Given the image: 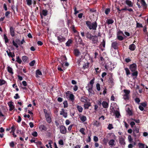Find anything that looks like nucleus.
Returning a JSON list of instances; mask_svg holds the SVG:
<instances>
[{
  "mask_svg": "<svg viewBox=\"0 0 148 148\" xmlns=\"http://www.w3.org/2000/svg\"><path fill=\"white\" fill-rule=\"evenodd\" d=\"M139 132V130L138 128L136 127L134 130V133H138Z\"/></svg>",
  "mask_w": 148,
  "mask_h": 148,
  "instance_id": "44",
  "label": "nucleus"
},
{
  "mask_svg": "<svg viewBox=\"0 0 148 148\" xmlns=\"http://www.w3.org/2000/svg\"><path fill=\"white\" fill-rule=\"evenodd\" d=\"M22 59L23 60L24 62H26L27 60H28V58L25 56H23L22 58Z\"/></svg>",
  "mask_w": 148,
  "mask_h": 148,
  "instance_id": "34",
  "label": "nucleus"
},
{
  "mask_svg": "<svg viewBox=\"0 0 148 148\" xmlns=\"http://www.w3.org/2000/svg\"><path fill=\"white\" fill-rule=\"evenodd\" d=\"M136 48V46L134 44H132L130 45L129 49L131 51H134Z\"/></svg>",
  "mask_w": 148,
  "mask_h": 148,
  "instance_id": "18",
  "label": "nucleus"
},
{
  "mask_svg": "<svg viewBox=\"0 0 148 148\" xmlns=\"http://www.w3.org/2000/svg\"><path fill=\"white\" fill-rule=\"evenodd\" d=\"M127 112L130 115H131L132 114V113L131 110H129V108H128V110H127Z\"/></svg>",
  "mask_w": 148,
  "mask_h": 148,
  "instance_id": "60",
  "label": "nucleus"
},
{
  "mask_svg": "<svg viewBox=\"0 0 148 148\" xmlns=\"http://www.w3.org/2000/svg\"><path fill=\"white\" fill-rule=\"evenodd\" d=\"M6 82L4 80L0 79V86H1L5 84Z\"/></svg>",
  "mask_w": 148,
  "mask_h": 148,
  "instance_id": "36",
  "label": "nucleus"
},
{
  "mask_svg": "<svg viewBox=\"0 0 148 148\" xmlns=\"http://www.w3.org/2000/svg\"><path fill=\"white\" fill-rule=\"evenodd\" d=\"M84 106L85 109H88L89 107L90 106V103H85Z\"/></svg>",
  "mask_w": 148,
  "mask_h": 148,
  "instance_id": "28",
  "label": "nucleus"
},
{
  "mask_svg": "<svg viewBox=\"0 0 148 148\" xmlns=\"http://www.w3.org/2000/svg\"><path fill=\"white\" fill-rule=\"evenodd\" d=\"M62 35L58 36L57 34L55 35L57 37V39L60 42L64 41L65 40V38L64 36L62 34Z\"/></svg>",
  "mask_w": 148,
  "mask_h": 148,
  "instance_id": "5",
  "label": "nucleus"
},
{
  "mask_svg": "<svg viewBox=\"0 0 148 148\" xmlns=\"http://www.w3.org/2000/svg\"><path fill=\"white\" fill-rule=\"evenodd\" d=\"M93 125L95 126H96L97 127H98L101 124V123L99 121H95L93 123Z\"/></svg>",
  "mask_w": 148,
  "mask_h": 148,
  "instance_id": "25",
  "label": "nucleus"
},
{
  "mask_svg": "<svg viewBox=\"0 0 148 148\" xmlns=\"http://www.w3.org/2000/svg\"><path fill=\"white\" fill-rule=\"evenodd\" d=\"M35 63V61L34 60H33V61L30 62L29 64V65L31 66H33L34 65Z\"/></svg>",
  "mask_w": 148,
  "mask_h": 148,
  "instance_id": "46",
  "label": "nucleus"
},
{
  "mask_svg": "<svg viewBox=\"0 0 148 148\" xmlns=\"http://www.w3.org/2000/svg\"><path fill=\"white\" fill-rule=\"evenodd\" d=\"M7 70L8 71L9 73H10L12 74H13L14 73L13 72V69H12L9 66H8L7 67Z\"/></svg>",
  "mask_w": 148,
  "mask_h": 148,
  "instance_id": "19",
  "label": "nucleus"
},
{
  "mask_svg": "<svg viewBox=\"0 0 148 148\" xmlns=\"http://www.w3.org/2000/svg\"><path fill=\"white\" fill-rule=\"evenodd\" d=\"M102 43L103 47H105V46L106 42L104 40H103Z\"/></svg>",
  "mask_w": 148,
  "mask_h": 148,
  "instance_id": "57",
  "label": "nucleus"
},
{
  "mask_svg": "<svg viewBox=\"0 0 148 148\" xmlns=\"http://www.w3.org/2000/svg\"><path fill=\"white\" fill-rule=\"evenodd\" d=\"M27 4L29 6H30L32 5V0H26Z\"/></svg>",
  "mask_w": 148,
  "mask_h": 148,
  "instance_id": "30",
  "label": "nucleus"
},
{
  "mask_svg": "<svg viewBox=\"0 0 148 148\" xmlns=\"http://www.w3.org/2000/svg\"><path fill=\"white\" fill-rule=\"evenodd\" d=\"M107 128L109 130H111L113 128V127L112 124H109L108 127Z\"/></svg>",
  "mask_w": 148,
  "mask_h": 148,
  "instance_id": "41",
  "label": "nucleus"
},
{
  "mask_svg": "<svg viewBox=\"0 0 148 148\" xmlns=\"http://www.w3.org/2000/svg\"><path fill=\"white\" fill-rule=\"evenodd\" d=\"M12 43L13 45L15 46L16 48H18V46L17 44L14 40L12 41Z\"/></svg>",
  "mask_w": 148,
  "mask_h": 148,
  "instance_id": "48",
  "label": "nucleus"
},
{
  "mask_svg": "<svg viewBox=\"0 0 148 148\" xmlns=\"http://www.w3.org/2000/svg\"><path fill=\"white\" fill-rule=\"evenodd\" d=\"M4 39L5 40V43H7L8 42V38L6 36L5 34H4L3 35Z\"/></svg>",
  "mask_w": 148,
  "mask_h": 148,
  "instance_id": "38",
  "label": "nucleus"
},
{
  "mask_svg": "<svg viewBox=\"0 0 148 148\" xmlns=\"http://www.w3.org/2000/svg\"><path fill=\"white\" fill-rule=\"evenodd\" d=\"M80 119L81 121L83 122L85 121L86 120V117L84 116H80Z\"/></svg>",
  "mask_w": 148,
  "mask_h": 148,
  "instance_id": "27",
  "label": "nucleus"
},
{
  "mask_svg": "<svg viewBox=\"0 0 148 148\" xmlns=\"http://www.w3.org/2000/svg\"><path fill=\"white\" fill-rule=\"evenodd\" d=\"M117 38L120 40H122L123 39V38L122 36L119 35L118 34L117 35Z\"/></svg>",
  "mask_w": 148,
  "mask_h": 148,
  "instance_id": "37",
  "label": "nucleus"
},
{
  "mask_svg": "<svg viewBox=\"0 0 148 148\" xmlns=\"http://www.w3.org/2000/svg\"><path fill=\"white\" fill-rule=\"evenodd\" d=\"M86 37L87 38L89 39L90 40L92 38V36L89 32H87L86 33Z\"/></svg>",
  "mask_w": 148,
  "mask_h": 148,
  "instance_id": "20",
  "label": "nucleus"
},
{
  "mask_svg": "<svg viewBox=\"0 0 148 148\" xmlns=\"http://www.w3.org/2000/svg\"><path fill=\"white\" fill-rule=\"evenodd\" d=\"M136 102L137 103H139L140 102V100L139 98H137L135 99Z\"/></svg>",
  "mask_w": 148,
  "mask_h": 148,
  "instance_id": "58",
  "label": "nucleus"
},
{
  "mask_svg": "<svg viewBox=\"0 0 148 148\" xmlns=\"http://www.w3.org/2000/svg\"><path fill=\"white\" fill-rule=\"evenodd\" d=\"M86 24L90 29L96 30L97 27V23L96 22L91 23L89 21H86Z\"/></svg>",
  "mask_w": 148,
  "mask_h": 148,
  "instance_id": "1",
  "label": "nucleus"
},
{
  "mask_svg": "<svg viewBox=\"0 0 148 148\" xmlns=\"http://www.w3.org/2000/svg\"><path fill=\"white\" fill-rule=\"evenodd\" d=\"M87 98L84 97L81 98L80 101L86 103L87 101Z\"/></svg>",
  "mask_w": 148,
  "mask_h": 148,
  "instance_id": "23",
  "label": "nucleus"
},
{
  "mask_svg": "<svg viewBox=\"0 0 148 148\" xmlns=\"http://www.w3.org/2000/svg\"><path fill=\"white\" fill-rule=\"evenodd\" d=\"M63 103L64 105V108H66L68 106V104L66 101H64Z\"/></svg>",
  "mask_w": 148,
  "mask_h": 148,
  "instance_id": "49",
  "label": "nucleus"
},
{
  "mask_svg": "<svg viewBox=\"0 0 148 148\" xmlns=\"http://www.w3.org/2000/svg\"><path fill=\"white\" fill-rule=\"evenodd\" d=\"M125 70L126 72V73L127 75H128L130 74V72L129 70L127 68H125Z\"/></svg>",
  "mask_w": 148,
  "mask_h": 148,
  "instance_id": "40",
  "label": "nucleus"
},
{
  "mask_svg": "<svg viewBox=\"0 0 148 148\" xmlns=\"http://www.w3.org/2000/svg\"><path fill=\"white\" fill-rule=\"evenodd\" d=\"M93 140L95 142H97L98 140V138L97 137L95 136L94 137Z\"/></svg>",
  "mask_w": 148,
  "mask_h": 148,
  "instance_id": "50",
  "label": "nucleus"
},
{
  "mask_svg": "<svg viewBox=\"0 0 148 148\" xmlns=\"http://www.w3.org/2000/svg\"><path fill=\"white\" fill-rule=\"evenodd\" d=\"M108 144L111 147H112L113 146H115V145L114 140L113 139L110 140L108 143Z\"/></svg>",
  "mask_w": 148,
  "mask_h": 148,
  "instance_id": "12",
  "label": "nucleus"
},
{
  "mask_svg": "<svg viewBox=\"0 0 148 148\" xmlns=\"http://www.w3.org/2000/svg\"><path fill=\"white\" fill-rule=\"evenodd\" d=\"M14 98L15 99H17L19 98V96L18 93L15 94V96L14 97Z\"/></svg>",
  "mask_w": 148,
  "mask_h": 148,
  "instance_id": "53",
  "label": "nucleus"
},
{
  "mask_svg": "<svg viewBox=\"0 0 148 148\" xmlns=\"http://www.w3.org/2000/svg\"><path fill=\"white\" fill-rule=\"evenodd\" d=\"M10 146L12 147H14V143L12 141L9 143Z\"/></svg>",
  "mask_w": 148,
  "mask_h": 148,
  "instance_id": "47",
  "label": "nucleus"
},
{
  "mask_svg": "<svg viewBox=\"0 0 148 148\" xmlns=\"http://www.w3.org/2000/svg\"><path fill=\"white\" fill-rule=\"evenodd\" d=\"M59 144L61 145H63L64 144L62 140H60L58 141Z\"/></svg>",
  "mask_w": 148,
  "mask_h": 148,
  "instance_id": "54",
  "label": "nucleus"
},
{
  "mask_svg": "<svg viewBox=\"0 0 148 148\" xmlns=\"http://www.w3.org/2000/svg\"><path fill=\"white\" fill-rule=\"evenodd\" d=\"M138 72L137 71H134L133 72L132 74V76H135L137 77L138 75Z\"/></svg>",
  "mask_w": 148,
  "mask_h": 148,
  "instance_id": "39",
  "label": "nucleus"
},
{
  "mask_svg": "<svg viewBox=\"0 0 148 148\" xmlns=\"http://www.w3.org/2000/svg\"><path fill=\"white\" fill-rule=\"evenodd\" d=\"M45 116L47 121L48 123H50L51 121L49 114L46 112L45 113Z\"/></svg>",
  "mask_w": 148,
  "mask_h": 148,
  "instance_id": "8",
  "label": "nucleus"
},
{
  "mask_svg": "<svg viewBox=\"0 0 148 148\" xmlns=\"http://www.w3.org/2000/svg\"><path fill=\"white\" fill-rule=\"evenodd\" d=\"M125 2L129 7H132L133 6V3L131 1L129 0H126Z\"/></svg>",
  "mask_w": 148,
  "mask_h": 148,
  "instance_id": "15",
  "label": "nucleus"
},
{
  "mask_svg": "<svg viewBox=\"0 0 148 148\" xmlns=\"http://www.w3.org/2000/svg\"><path fill=\"white\" fill-rule=\"evenodd\" d=\"M16 61L19 64H21L22 62L21 60L18 56L17 57Z\"/></svg>",
  "mask_w": 148,
  "mask_h": 148,
  "instance_id": "43",
  "label": "nucleus"
},
{
  "mask_svg": "<svg viewBox=\"0 0 148 148\" xmlns=\"http://www.w3.org/2000/svg\"><path fill=\"white\" fill-rule=\"evenodd\" d=\"M102 106L104 108H108V107L109 104L106 101H103L102 103Z\"/></svg>",
  "mask_w": 148,
  "mask_h": 148,
  "instance_id": "13",
  "label": "nucleus"
},
{
  "mask_svg": "<svg viewBox=\"0 0 148 148\" xmlns=\"http://www.w3.org/2000/svg\"><path fill=\"white\" fill-rule=\"evenodd\" d=\"M77 108L78 111L80 112H82L83 111V109L82 107L79 105H77Z\"/></svg>",
  "mask_w": 148,
  "mask_h": 148,
  "instance_id": "21",
  "label": "nucleus"
},
{
  "mask_svg": "<svg viewBox=\"0 0 148 148\" xmlns=\"http://www.w3.org/2000/svg\"><path fill=\"white\" fill-rule=\"evenodd\" d=\"M148 135V133L146 132H144L143 133V135L144 136H147Z\"/></svg>",
  "mask_w": 148,
  "mask_h": 148,
  "instance_id": "61",
  "label": "nucleus"
},
{
  "mask_svg": "<svg viewBox=\"0 0 148 148\" xmlns=\"http://www.w3.org/2000/svg\"><path fill=\"white\" fill-rule=\"evenodd\" d=\"M88 92L89 93V95H93L95 92L92 89H88Z\"/></svg>",
  "mask_w": 148,
  "mask_h": 148,
  "instance_id": "24",
  "label": "nucleus"
},
{
  "mask_svg": "<svg viewBox=\"0 0 148 148\" xmlns=\"http://www.w3.org/2000/svg\"><path fill=\"white\" fill-rule=\"evenodd\" d=\"M84 131H85V129L84 128H82L80 129L79 131L83 134L85 135V133L84 132Z\"/></svg>",
  "mask_w": 148,
  "mask_h": 148,
  "instance_id": "42",
  "label": "nucleus"
},
{
  "mask_svg": "<svg viewBox=\"0 0 148 148\" xmlns=\"http://www.w3.org/2000/svg\"><path fill=\"white\" fill-rule=\"evenodd\" d=\"M130 69L132 72L136 71L137 65L135 63H133L131 64L130 66Z\"/></svg>",
  "mask_w": 148,
  "mask_h": 148,
  "instance_id": "6",
  "label": "nucleus"
},
{
  "mask_svg": "<svg viewBox=\"0 0 148 148\" xmlns=\"http://www.w3.org/2000/svg\"><path fill=\"white\" fill-rule=\"evenodd\" d=\"M75 54V55L77 56L79 55V52L77 49H75L74 50Z\"/></svg>",
  "mask_w": 148,
  "mask_h": 148,
  "instance_id": "51",
  "label": "nucleus"
},
{
  "mask_svg": "<svg viewBox=\"0 0 148 148\" xmlns=\"http://www.w3.org/2000/svg\"><path fill=\"white\" fill-rule=\"evenodd\" d=\"M78 88L77 86L75 85L73 88V90L74 91H76L78 89Z\"/></svg>",
  "mask_w": 148,
  "mask_h": 148,
  "instance_id": "56",
  "label": "nucleus"
},
{
  "mask_svg": "<svg viewBox=\"0 0 148 148\" xmlns=\"http://www.w3.org/2000/svg\"><path fill=\"white\" fill-rule=\"evenodd\" d=\"M141 3L143 5L145 6L146 5L144 0H141Z\"/></svg>",
  "mask_w": 148,
  "mask_h": 148,
  "instance_id": "59",
  "label": "nucleus"
},
{
  "mask_svg": "<svg viewBox=\"0 0 148 148\" xmlns=\"http://www.w3.org/2000/svg\"><path fill=\"white\" fill-rule=\"evenodd\" d=\"M61 60L62 62V66H63L64 64V62L65 61L67 60V58L65 56H62L61 57Z\"/></svg>",
  "mask_w": 148,
  "mask_h": 148,
  "instance_id": "22",
  "label": "nucleus"
},
{
  "mask_svg": "<svg viewBox=\"0 0 148 148\" xmlns=\"http://www.w3.org/2000/svg\"><path fill=\"white\" fill-rule=\"evenodd\" d=\"M90 40L92 41L93 43H95L97 42L98 38L97 36H92V38Z\"/></svg>",
  "mask_w": 148,
  "mask_h": 148,
  "instance_id": "11",
  "label": "nucleus"
},
{
  "mask_svg": "<svg viewBox=\"0 0 148 148\" xmlns=\"http://www.w3.org/2000/svg\"><path fill=\"white\" fill-rule=\"evenodd\" d=\"M32 134L33 136L36 137L37 136L38 134L37 132H34L32 133Z\"/></svg>",
  "mask_w": 148,
  "mask_h": 148,
  "instance_id": "52",
  "label": "nucleus"
},
{
  "mask_svg": "<svg viewBox=\"0 0 148 148\" xmlns=\"http://www.w3.org/2000/svg\"><path fill=\"white\" fill-rule=\"evenodd\" d=\"M130 125L132 127H133V126L135 125V123L133 121H132L130 122Z\"/></svg>",
  "mask_w": 148,
  "mask_h": 148,
  "instance_id": "62",
  "label": "nucleus"
},
{
  "mask_svg": "<svg viewBox=\"0 0 148 148\" xmlns=\"http://www.w3.org/2000/svg\"><path fill=\"white\" fill-rule=\"evenodd\" d=\"M125 94L123 95V98L125 100L128 99H129V94L130 91L129 90L125 89L123 90Z\"/></svg>",
  "mask_w": 148,
  "mask_h": 148,
  "instance_id": "4",
  "label": "nucleus"
},
{
  "mask_svg": "<svg viewBox=\"0 0 148 148\" xmlns=\"http://www.w3.org/2000/svg\"><path fill=\"white\" fill-rule=\"evenodd\" d=\"M118 43L116 41H114L112 44V47L114 49H117Z\"/></svg>",
  "mask_w": 148,
  "mask_h": 148,
  "instance_id": "10",
  "label": "nucleus"
},
{
  "mask_svg": "<svg viewBox=\"0 0 148 148\" xmlns=\"http://www.w3.org/2000/svg\"><path fill=\"white\" fill-rule=\"evenodd\" d=\"M96 86L97 90L98 91H99L100 90V85L99 84V83H97L96 84Z\"/></svg>",
  "mask_w": 148,
  "mask_h": 148,
  "instance_id": "45",
  "label": "nucleus"
},
{
  "mask_svg": "<svg viewBox=\"0 0 148 148\" xmlns=\"http://www.w3.org/2000/svg\"><path fill=\"white\" fill-rule=\"evenodd\" d=\"M6 52L7 53L9 57H11V58H13L14 56L15 55L14 53L11 52L10 51H6Z\"/></svg>",
  "mask_w": 148,
  "mask_h": 148,
  "instance_id": "17",
  "label": "nucleus"
},
{
  "mask_svg": "<svg viewBox=\"0 0 148 148\" xmlns=\"http://www.w3.org/2000/svg\"><path fill=\"white\" fill-rule=\"evenodd\" d=\"M10 33L11 36L13 37L14 36V29L12 27H11L10 28Z\"/></svg>",
  "mask_w": 148,
  "mask_h": 148,
  "instance_id": "16",
  "label": "nucleus"
},
{
  "mask_svg": "<svg viewBox=\"0 0 148 148\" xmlns=\"http://www.w3.org/2000/svg\"><path fill=\"white\" fill-rule=\"evenodd\" d=\"M60 131L61 134H66L67 131L66 128L64 126L61 125L60 127Z\"/></svg>",
  "mask_w": 148,
  "mask_h": 148,
  "instance_id": "7",
  "label": "nucleus"
},
{
  "mask_svg": "<svg viewBox=\"0 0 148 148\" xmlns=\"http://www.w3.org/2000/svg\"><path fill=\"white\" fill-rule=\"evenodd\" d=\"M39 128L42 130H46L47 129L46 127L44 125H41L40 126Z\"/></svg>",
  "mask_w": 148,
  "mask_h": 148,
  "instance_id": "31",
  "label": "nucleus"
},
{
  "mask_svg": "<svg viewBox=\"0 0 148 148\" xmlns=\"http://www.w3.org/2000/svg\"><path fill=\"white\" fill-rule=\"evenodd\" d=\"M61 115H62L63 116L66 118L67 116V113L66 112H65L64 111H63L61 112L60 113Z\"/></svg>",
  "mask_w": 148,
  "mask_h": 148,
  "instance_id": "32",
  "label": "nucleus"
},
{
  "mask_svg": "<svg viewBox=\"0 0 148 148\" xmlns=\"http://www.w3.org/2000/svg\"><path fill=\"white\" fill-rule=\"evenodd\" d=\"M14 103L12 101L8 102V104L10 108L9 110L11 111L13 110L14 108V107L13 105Z\"/></svg>",
  "mask_w": 148,
  "mask_h": 148,
  "instance_id": "9",
  "label": "nucleus"
},
{
  "mask_svg": "<svg viewBox=\"0 0 148 148\" xmlns=\"http://www.w3.org/2000/svg\"><path fill=\"white\" fill-rule=\"evenodd\" d=\"M47 11L46 10H43L42 12V14L44 16H46L47 14Z\"/></svg>",
  "mask_w": 148,
  "mask_h": 148,
  "instance_id": "35",
  "label": "nucleus"
},
{
  "mask_svg": "<svg viewBox=\"0 0 148 148\" xmlns=\"http://www.w3.org/2000/svg\"><path fill=\"white\" fill-rule=\"evenodd\" d=\"M111 110L110 111V113L111 114L113 113V115H115V117L117 118H119L121 116L119 111L118 110H115L114 107H111Z\"/></svg>",
  "mask_w": 148,
  "mask_h": 148,
  "instance_id": "2",
  "label": "nucleus"
},
{
  "mask_svg": "<svg viewBox=\"0 0 148 148\" xmlns=\"http://www.w3.org/2000/svg\"><path fill=\"white\" fill-rule=\"evenodd\" d=\"M110 12V10L108 9H107L105 10V13L106 14H108Z\"/></svg>",
  "mask_w": 148,
  "mask_h": 148,
  "instance_id": "55",
  "label": "nucleus"
},
{
  "mask_svg": "<svg viewBox=\"0 0 148 148\" xmlns=\"http://www.w3.org/2000/svg\"><path fill=\"white\" fill-rule=\"evenodd\" d=\"M95 78H93L90 81L89 83L88 84V86L86 87V88L87 90L92 89L93 85L95 82Z\"/></svg>",
  "mask_w": 148,
  "mask_h": 148,
  "instance_id": "3",
  "label": "nucleus"
},
{
  "mask_svg": "<svg viewBox=\"0 0 148 148\" xmlns=\"http://www.w3.org/2000/svg\"><path fill=\"white\" fill-rule=\"evenodd\" d=\"M125 61L126 62L128 63L131 61V60L129 58H127L125 59Z\"/></svg>",
  "mask_w": 148,
  "mask_h": 148,
  "instance_id": "64",
  "label": "nucleus"
},
{
  "mask_svg": "<svg viewBox=\"0 0 148 148\" xmlns=\"http://www.w3.org/2000/svg\"><path fill=\"white\" fill-rule=\"evenodd\" d=\"M72 42L71 40L69 39L67 41L66 43V45L67 46H69L71 44V43Z\"/></svg>",
  "mask_w": 148,
  "mask_h": 148,
  "instance_id": "29",
  "label": "nucleus"
},
{
  "mask_svg": "<svg viewBox=\"0 0 148 148\" xmlns=\"http://www.w3.org/2000/svg\"><path fill=\"white\" fill-rule=\"evenodd\" d=\"M42 73L40 70L38 69L36 71V77H40L42 76Z\"/></svg>",
  "mask_w": 148,
  "mask_h": 148,
  "instance_id": "14",
  "label": "nucleus"
},
{
  "mask_svg": "<svg viewBox=\"0 0 148 148\" xmlns=\"http://www.w3.org/2000/svg\"><path fill=\"white\" fill-rule=\"evenodd\" d=\"M69 99L71 100L72 102L74 100V95L73 94H70L69 97Z\"/></svg>",
  "mask_w": 148,
  "mask_h": 148,
  "instance_id": "26",
  "label": "nucleus"
},
{
  "mask_svg": "<svg viewBox=\"0 0 148 148\" xmlns=\"http://www.w3.org/2000/svg\"><path fill=\"white\" fill-rule=\"evenodd\" d=\"M29 125L30 126V127L31 128H32L34 127V125L33 123L32 122H30L29 123Z\"/></svg>",
  "mask_w": 148,
  "mask_h": 148,
  "instance_id": "63",
  "label": "nucleus"
},
{
  "mask_svg": "<svg viewBox=\"0 0 148 148\" xmlns=\"http://www.w3.org/2000/svg\"><path fill=\"white\" fill-rule=\"evenodd\" d=\"M114 20L111 19H108L107 20V23L108 25L110 24H112L114 23Z\"/></svg>",
  "mask_w": 148,
  "mask_h": 148,
  "instance_id": "33",
  "label": "nucleus"
}]
</instances>
